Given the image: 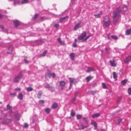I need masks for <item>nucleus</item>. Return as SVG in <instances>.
Here are the masks:
<instances>
[{
	"mask_svg": "<svg viewBox=\"0 0 131 131\" xmlns=\"http://www.w3.org/2000/svg\"><path fill=\"white\" fill-rule=\"evenodd\" d=\"M121 11V8L120 7H118L116 8V11H113L112 18L114 19L113 20V23H116L118 20V19L117 17L119 15Z\"/></svg>",
	"mask_w": 131,
	"mask_h": 131,
	"instance_id": "f257e3e1",
	"label": "nucleus"
},
{
	"mask_svg": "<svg viewBox=\"0 0 131 131\" xmlns=\"http://www.w3.org/2000/svg\"><path fill=\"white\" fill-rule=\"evenodd\" d=\"M103 22V26L106 28L109 27L111 24L110 18L107 16H106L104 17Z\"/></svg>",
	"mask_w": 131,
	"mask_h": 131,
	"instance_id": "f03ea898",
	"label": "nucleus"
},
{
	"mask_svg": "<svg viewBox=\"0 0 131 131\" xmlns=\"http://www.w3.org/2000/svg\"><path fill=\"white\" fill-rule=\"evenodd\" d=\"M86 36V33L85 31H84L80 35H79L78 37V39L79 40H82L84 41L85 38Z\"/></svg>",
	"mask_w": 131,
	"mask_h": 131,
	"instance_id": "7ed1b4c3",
	"label": "nucleus"
},
{
	"mask_svg": "<svg viewBox=\"0 0 131 131\" xmlns=\"http://www.w3.org/2000/svg\"><path fill=\"white\" fill-rule=\"evenodd\" d=\"M22 75L21 72H20L17 76L14 78L13 80V82L15 83L18 82L21 79Z\"/></svg>",
	"mask_w": 131,
	"mask_h": 131,
	"instance_id": "20e7f679",
	"label": "nucleus"
},
{
	"mask_svg": "<svg viewBox=\"0 0 131 131\" xmlns=\"http://www.w3.org/2000/svg\"><path fill=\"white\" fill-rule=\"evenodd\" d=\"M81 21H79L78 24H77L74 26L73 28V29L74 30H77L79 28H81L82 25H81Z\"/></svg>",
	"mask_w": 131,
	"mask_h": 131,
	"instance_id": "39448f33",
	"label": "nucleus"
},
{
	"mask_svg": "<svg viewBox=\"0 0 131 131\" xmlns=\"http://www.w3.org/2000/svg\"><path fill=\"white\" fill-rule=\"evenodd\" d=\"M124 62L125 63H128L131 61V56L126 57L124 59Z\"/></svg>",
	"mask_w": 131,
	"mask_h": 131,
	"instance_id": "423d86ee",
	"label": "nucleus"
},
{
	"mask_svg": "<svg viewBox=\"0 0 131 131\" xmlns=\"http://www.w3.org/2000/svg\"><path fill=\"white\" fill-rule=\"evenodd\" d=\"M13 23L15 26L16 27L20 24V22L17 20L14 21Z\"/></svg>",
	"mask_w": 131,
	"mask_h": 131,
	"instance_id": "0eeeda50",
	"label": "nucleus"
},
{
	"mask_svg": "<svg viewBox=\"0 0 131 131\" xmlns=\"http://www.w3.org/2000/svg\"><path fill=\"white\" fill-rule=\"evenodd\" d=\"M110 64L112 66L115 67L116 66V64L115 63V61L113 60L109 61Z\"/></svg>",
	"mask_w": 131,
	"mask_h": 131,
	"instance_id": "6e6552de",
	"label": "nucleus"
},
{
	"mask_svg": "<svg viewBox=\"0 0 131 131\" xmlns=\"http://www.w3.org/2000/svg\"><path fill=\"white\" fill-rule=\"evenodd\" d=\"M69 79L70 81V85L69 89H70L72 86V83L74 82V80L72 78H70Z\"/></svg>",
	"mask_w": 131,
	"mask_h": 131,
	"instance_id": "1a4fd4ad",
	"label": "nucleus"
},
{
	"mask_svg": "<svg viewBox=\"0 0 131 131\" xmlns=\"http://www.w3.org/2000/svg\"><path fill=\"white\" fill-rule=\"evenodd\" d=\"M13 49V47L12 45L10 46L8 48V53H11V52L12 51Z\"/></svg>",
	"mask_w": 131,
	"mask_h": 131,
	"instance_id": "9d476101",
	"label": "nucleus"
},
{
	"mask_svg": "<svg viewBox=\"0 0 131 131\" xmlns=\"http://www.w3.org/2000/svg\"><path fill=\"white\" fill-rule=\"evenodd\" d=\"M70 57L72 60H73L75 57V53H71L70 54Z\"/></svg>",
	"mask_w": 131,
	"mask_h": 131,
	"instance_id": "9b49d317",
	"label": "nucleus"
},
{
	"mask_svg": "<svg viewBox=\"0 0 131 131\" xmlns=\"http://www.w3.org/2000/svg\"><path fill=\"white\" fill-rule=\"evenodd\" d=\"M102 11H101L99 13L97 14H95L94 16L96 18H99L100 16L102 15Z\"/></svg>",
	"mask_w": 131,
	"mask_h": 131,
	"instance_id": "f8f14e48",
	"label": "nucleus"
},
{
	"mask_svg": "<svg viewBox=\"0 0 131 131\" xmlns=\"http://www.w3.org/2000/svg\"><path fill=\"white\" fill-rule=\"evenodd\" d=\"M105 51L106 53L109 54L111 52L110 48L109 47H106L105 48Z\"/></svg>",
	"mask_w": 131,
	"mask_h": 131,
	"instance_id": "ddd939ff",
	"label": "nucleus"
},
{
	"mask_svg": "<svg viewBox=\"0 0 131 131\" xmlns=\"http://www.w3.org/2000/svg\"><path fill=\"white\" fill-rule=\"evenodd\" d=\"M21 4H27L29 3V0H22L21 1Z\"/></svg>",
	"mask_w": 131,
	"mask_h": 131,
	"instance_id": "4468645a",
	"label": "nucleus"
},
{
	"mask_svg": "<svg viewBox=\"0 0 131 131\" xmlns=\"http://www.w3.org/2000/svg\"><path fill=\"white\" fill-rule=\"evenodd\" d=\"M58 41L60 43L61 45H63L64 44V41H62L61 40V39L59 38L58 39Z\"/></svg>",
	"mask_w": 131,
	"mask_h": 131,
	"instance_id": "2eb2a0df",
	"label": "nucleus"
},
{
	"mask_svg": "<svg viewBox=\"0 0 131 131\" xmlns=\"http://www.w3.org/2000/svg\"><path fill=\"white\" fill-rule=\"evenodd\" d=\"M100 115V113H97L93 114L92 116V117L93 118H94L95 117H97L99 116Z\"/></svg>",
	"mask_w": 131,
	"mask_h": 131,
	"instance_id": "dca6fc26",
	"label": "nucleus"
},
{
	"mask_svg": "<svg viewBox=\"0 0 131 131\" xmlns=\"http://www.w3.org/2000/svg\"><path fill=\"white\" fill-rule=\"evenodd\" d=\"M66 82L63 81H62L60 82L59 84L61 86H64L66 84Z\"/></svg>",
	"mask_w": 131,
	"mask_h": 131,
	"instance_id": "f3484780",
	"label": "nucleus"
},
{
	"mask_svg": "<svg viewBox=\"0 0 131 131\" xmlns=\"http://www.w3.org/2000/svg\"><path fill=\"white\" fill-rule=\"evenodd\" d=\"M14 4L15 5L17 4L20 5L21 2H20L18 0H15L14 1Z\"/></svg>",
	"mask_w": 131,
	"mask_h": 131,
	"instance_id": "a211bd4d",
	"label": "nucleus"
},
{
	"mask_svg": "<svg viewBox=\"0 0 131 131\" xmlns=\"http://www.w3.org/2000/svg\"><path fill=\"white\" fill-rule=\"evenodd\" d=\"M18 98L20 100H22L23 99V95L22 93H20L18 95Z\"/></svg>",
	"mask_w": 131,
	"mask_h": 131,
	"instance_id": "6ab92c4d",
	"label": "nucleus"
},
{
	"mask_svg": "<svg viewBox=\"0 0 131 131\" xmlns=\"http://www.w3.org/2000/svg\"><path fill=\"white\" fill-rule=\"evenodd\" d=\"M68 17V16H66L65 17H63L62 18H60V22L62 23L63 21L66 18H67Z\"/></svg>",
	"mask_w": 131,
	"mask_h": 131,
	"instance_id": "aec40b11",
	"label": "nucleus"
},
{
	"mask_svg": "<svg viewBox=\"0 0 131 131\" xmlns=\"http://www.w3.org/2000/svg\"><path fill=\"white\" fill-rule=\"evenodd\" d=\"M42 92L41 91H39L37 95V97L38 98L40 99L41 98V96L42 94Z\"/></svg>",
	"mask_w": 131,
	"mask_h": 131,
	"instance_id": "412c9836",
	"label": "nucleus"
},
{
	"mask_svg": "<svg viewBox=\"0 0 131 131\" xmlns=\"http://www.w3.org/2000/svg\"><path fill=\"white\" fill-rule=\"evenodd\" d=\"M92 77L91 75L87 77L86 78V79L87 82H89L92 78Z\"/></svg>",
	"mask_w": 131,
	"mask_h": 131,
	"instance_id": "4be33fe9",
	"label": "nucleus"
},
{
	"mask_svg": "<svg viewBox=\"0 0 131 131\" xmlns=\"http://www.w3.org/2000/svg\"><path fill=\"white\" fill-rule=\"evenodd\" d=\"M94 71V70L91 67H88V72H89L92 71Z\"/></svg>",
	"mask_w": 131,
	"mask_h": 131,
	"instance_id": "5701e85b",
	"label": "nucleus"
},
{
	"mask_svg": "<svg viewBox=\"0 0 131 131\" xmlns=\"http://www.w3.org/2000/svg\"><path fill=\"white\" fill-rule=\"evenodd\" d=\"M57 104L56 103H55L53 104L52 106V108H57Z\"/></svg>",
	"mask_w": 131,
	"mask_h": 131,
	"instance_id": "b1692460",
	"label": "nucleus"
},
{
	"mask_svg": "<svg viewBox=\"0 0 131 131\" xmlns=\"http://www.w3.org/2000/svg\"><path fill=\"white\" fill-rule=\"evenodd\" d=\"M131 32V29H129L127 30L125 34L126 35H128Z\"/></svg>",
	"mask_w": 131,
	"mask_h": 131,
	"instance_id": "393cba45",
	"label": "nucleus"
},
{
	"mask_svg": "<svg viewBox=\"0 0 131 131\" xmlns=\"http://www.w3.org/2000/svg\"><path fill=\"white\" fill-rule=\"evenodd\" d=\"M26 89L27 91L28 92L31 91L33 90V89L30 86L26 88Z\"/></svg>",
	"mask_w": 131,
	"mask_h": 131,
	"instance_id": "a878e982",
	"label": "nucleus"
},
{
	"mask_svg": "<svg viewBox=\"0 0 131 131\" xmlns=\"http://www.w3.org/2000/svg\"><path fill=\"white\" fill-rule=\"evenodd\" d=\"M123 8L124 11H126L127 10V6L125 5H123Z\"/></svg>",
	"mask_w": 131,
	"mask_h": 131,
	"instance_id": "bb28decb",
	"label": "nucleus"
},
{
	"mask_svg": "<svg viewBox=\"0 0 131 131\" xmlns=\"http://www.w3.org/2000/svg\"><path fill=\"white\" fill-rule=\"evenodd\" d=\"M122 97L121 96H119V97L118 99V100L117 101V103L118 104H119L120 103L121 101L122 100Z\"/></svg>",
	"mask_w": 131,
	"mask_h": 131,
	"instance_id": "cd10ccee",
	"label": "nucleus"
},
{
	"mask_svg": "<svg viewBox=\"0 0 131 131\" xmlns=\"http://www.w3.org/2000/svg\"><path fill=\"white\" fill-rule=\"evenodd\" d=\"M38 14H36L35 15L34 17H33L32 19V20H34L37 19L38 17Z\"/></svg>",
	"mask_w": 131,
	"mask_h": 131,
	"instance_id": "c85d7f7f",
	"label": "nucleus"
},
{
	"mask_svg": "<svg viewBox=\"0 0 131 131\" xmlns=\"http://www.w3.org/2000/svg\"><path fill=\"white\" fill-rule=\"evenodd\" d=\"M113 78L115 79H116L117 78V76L116 73L115 72H113Z\"/></svg>",
	"mask_w": 131,
	"mask_h": 131,
	"instance_id": "c756f323",
	"label": "nucleus"
},
{
	"mask_svg": "<svg viewBox=\"0 0 131 131\" xmlns=\"http://www.w3.org/2000/svg\"><path fill=\"white\" fill-rule=\"evenodd\" d=\"M82 117V116L80 114L78 115H77V118L78 119H80Z\"/></svg>",
	"mask_w": 131,
	"mask_h": 131,
	"instance_id": "7c9ffc66",
	"label": "nucleus"
},
{
	"mask_svg": "<svg viewBox=\"0 0 131 131\" xmlns=\"http://www.w3.org/2000/svg\"><path fill=\"white\" fill-rule=\"evenodd\" d=\"M102 84L103 88L104 89H106L107 88L106 86L105 83H102Z\"/></svg>",
	"mask_w": 131,
	"mask_h": 131,
	"instance_id": "2f4dec72",
	"label": "nucleus"
},
{
	"mask_svg": "<svg viewBox=\"0 0 131 131\" xmlns=\"http://www.w3.org/2000/svg\"><path fill=\"white\" fill-rule=\"evenodd\" d=\"M7 108L8 110H12V107L11 106H10L9 105H7Z\"/></svg>",
	"mask_w": 131,
	"mask_h": 131,
	"instance_id": "473e14b6",
	"label": "nucleus"
},
{
	"mask_svg": "<svg viewBox=\"0 0 131 131\" xmlns=\"http://www.w3.org/2000/svg\"><path fill=\"white\" fill-rule=\"evenodd\" d=\"M47 53V51L46 50H45L43 52V53L40 55L41 56L44 57L45 56V55Z\"/></svg>",
	"mask_w": 131,
	"mask_h": 131,
	"instance_id": "72a5a7b5",
	"label": "nucleus"
},
{
	"mask_svg": "<svg viewBox=\"0 0 131 131\" xmlns=\"http://www.w3.org/2000/svg\"><path fill=\"white\" fill-rule=\"evenodd\" d=\"M91 124L92 125H93L94 126H97V123L96 122L94 121H92L91 122Z\"/></svg>",
	"mask_w": 131,
	"mask_h": 131,
	"instance_id": "f704fd0d",
	"label": "nucleus"
},
{
	"mask_svg": "<svg viewBox=\"0 0 131 131\" xmlns=\"http://www.w3.org/2000/svg\"><path fill=\"white\" fill-rule=\"evenodd\" d=\"M45 111L47 113H49L50 112V109L49 108H47L45 109Z\"/></svg>",
	"mask_w": 131,
	"mask_h": 131,
	"instance_id": "c9c22d12",
	"label": "nucleus"
},
{
	"mask_svg": "<svg viewBox=\"0 0 131 131\" xmlns=\"http://www.w3.org/2000/svg\"><path fill=\"white\" fill-rule=\"evenodd\" d=\"M122 119L120 118L118 119L117 122V123L118 124H119V123H120L121 122H122Z\"/></svg>",
	"mask_w": 131,
	"mask_h": 131,
	"instance_id": "e433bc0d",
	"label": "nucleus"
},
{
	"mask_svg": "<svg viewBox=\"0 0 131 131\" xmlns=\"http://www.w3.org/2000/svg\"><path fill=\"white\" fill-rule=\"evenodd\" d=\"M128 94L129 95H131V88H129L128 90Z\"/></svg>",
	"mask_w": 131,
	"mask_h": 131,
	"instance_id": "4c0bfd02",
	"label": "nucleus"
},
{
	"mask_svg": "<svg viewBox=\"0 0 131 131\" xmlns=\"http://www.w3.org/2000/svg\"><path fill=\"white\" fill-rule=\"evenodd\" d=\"M111 37L112 38L115 40H117V36L114 35H112L111 36Z\"/></svg>",
	"mask_w": 131,
	"mask_h": 131,
	"instance_id": "58836bf2",
	"label": "nucleus"
},
{
	"mask_svg": "<svg viewBox=\"0 0 131 131\" xmlns=\"http://www.w3.org/2000/svg\"><path fill=\"white\" fill-rule=\"evenodd\" d=\"M126 80H124L122 81L121 83L123 85H124L126 83Z\"/></svg>",
	"mask_w": 131,
	"mask_h": 131,
	"instance_id": "ea45409f",
	"label": "nucleus"
},
{
	"mask_svg": "<svg viewBox=\"0 0 131 131\" xmlns=\"http://www.w3.org/2000/svg\"><path fill=\"white\" fill-rule=\"evenodd\" d=\"M83 120L86 122V123H88V121L86 118L83 117Z\"/></svg>",
	"mask_w": 131,
	"mask_h": 131,
	"instance_id": "a19ab883",
	"label": "nucleus"
},
{
	"mask_svg": "<svg viewBox=\"0 0 131 131\" xmlns=\"http://www.w3.org/2000/svg\"><path fill=\"white\" fill-rule=\"evenodd\" d=\"M75 114V112L74 111H72L71 112V116L72 117L74 116Z\"/></svg>",
	"mask_w": 131,
	"mask_h": 131,
	"instance_id": "79ce46f5",
	"label": "nucleus"
},
{
	"mask_svg": "<svg viewBox=\"0 0 131 131\" xmlns=\"http://www.w3.org/2000/svg\"><path fill=\"white\" fill-rule=\"evenodd\" d=\"M15 117H17V119L18 120L19 119V114H16L15 115Z\"/></svg>",
	"mask_w": 131,
	"mask_h": 131,
	"instance_id": "37998d69",
	"label": "nucleus"
},
{
	"mask_svg": "<svg viewBox=\"0 0 131 131\" xmlns=\"http://www.w3.org/2000/svg\"><path fill=\"white\" fill-rule=\"evenodd\" d=\"M0 27L2 29L3 31H5V30L4 29V27L3 25H1Z\"/></svg>",
	"mask_w": 131,
	"mask_h": 131,
	"instance_id": "c03bdc74",
	"label": "nucleus"
},
{
	"mask_svg": "<svg viewBox=\"0 0 131 131\" xmlns=\"http://www.w3.org/2000/svg\"><path fill=\"white\" fill-rule=\"evenodd\" d=\"M81 129H83L87 127V126H83L82 124L81 125Z\"/></svg>",
	"mask_w": 131,
	"mask_h": 131,
	"instance_id": "a18cd8bd",
	"label": "nucleus"
},
{
	"mask_svg": "<svg viewBox=\"0 0 131 131\" xmlns=\"http://www.w3.org/2000/svg\"><path fill=\"white\" fill-rule=\"evenodd\" d=\"M50 86L49 84H47L45 86V87L46 88L49 89L50 88Z\"/></svg>",
	"mask_w": 131,
	"mask_h": 131,
	"instance_id": "49530a36",
	"label": "nucleus"
},
{
	"mask_svg": "<svg viewBox=\"0 0 131 131\" xmlns=\"http://www.w3.org/2000/svg\"><path fill=\"white\" fill-rule=\"evenodd\" d=\"M44 102V101L43 100H40L39 101V103L41 104H43Z\"/></svg>",
	"mask_w": 131,
	"mask_h": 131,
	"instance_id": "de8ad7c7",
	"label": "nucleus"
},
{
	"mask_svg": "<svg viewBox=\"0 0 131 131\" xmlns=\"http://www.w3.org/2000/svg\"><path fill=\"white\" fill-rule=\"evenodd\" d=\"M51 75L53 78L55 77V74L54 73H51Z\"/></svg>",
	"mask_w": 131,
	"mask_h": 131,
	"instance_id": "09e8293b",
	"label": "nucleus"
},
{
	"mask_svg": "<svg viewBox=\"0 0 131 131\" xmlns=\"http://www.w3.org/2000/svg\"><path fill=\"white\" fill-rule=\"evenodd\" d=\"M54 27L57 28L59 27V25L58 24H56L54 25Z\"/></svg>",
	"mask_w": 131,
	"mask_h": 131,
	"instance_id": "8fccbe9b",
	"label": "nucleus"
},
{
	"mask_svg": "<svg viewBox=\"0 0 131 131\" xmlns=\"http://www.w3.org/2000/svg\"><path fill=\"white\" fill-rule=\"evenodd\" d=\"M90 36L89 35V36H88L86 37L85 38L84 40H85V41L86 40L89 38V37H90Z\"/></svg>",
	"mask_w": 131,
	"mask_h": 131,
	"instance_id": "3c124183",
	"label": "nucleus"
},
{
	"mask_svg": "<svg viewBox=\"0 0 131 131\" xmlns=\"http://www.w3.org/2000/svg\"><path fill=\"white\" fill-rule=\"evenodd\" d=\"M28 127V125L27 124L25 123L24 125V127L25 128H27Z\"/></svg>",
	"mask_w": 131,
	"mask_h": 131,
	"instance_id": "603ef678",
	"label": "nucleus"
},
{
	"mask_svg": "<svg viewBox=\"0 0 131 131\" xmlns=\"http://www.w3.org/2000/svg\"><path fill=\"white\" fill-rule=\"evenodd\" d=\"M76 100V97H74V98H73L72 100H71V101L72 102H73L74 101Z\"/></svg>",
	"mask_w": 131,
	"mask_h": 131,
	"instance_id": "864d4df0",
	"label": "nucleus"
},
{
	"mask_svg": "<svg viewBox=\"0 0 131 131\" xmlns=\"http://www.w3.org/2000/svg\"><path fill=\"white\" fill-rule=\"evenodd\" d=\"M73 47H77V44H76V43H74L73 44Z\"/></svg>",
	"mask_w": 131,
	"mask_h": 131,
	"instance_id": "5fc2aeb1",
	"label": "nucleus"
},
{
	"mask_svg": "<svg viewBox=\"0 0 131 131\" xmlns=\"http://www.w3.org/2000/svg\"><path fill=\"white\" fill-rule=\"evenodd\" d=\"M15 90L17 91H20V88H16L15 89Z\"/></svg>",
	"mask_w": 131,
	"mask_h": 131,
	"instance_id": "6e6d98bb",
	"label": "nucleus"
},
{
	"mask_svg": "<svg viewBox=\"0 0 131 131\" xmlns=\"http://www.w3.org/2000/svg\"><path fill=\"white\" fill-rule=\"evenodd\" d=\"M24 61L26 63H28V61L26 59H24Z\"/></svg>",
	"mask_w": 131,
	"mask_h": 131,
	"instance_id": "4d7b16f0",
	"label": "nucleus"
},
{
	"mask_svg": "<svg viewBox=\"0 0 131 131\" xmlns=\"http://www.w3.org/2000/svg\"><path fill=\"white\" fill-rule=\"evenodd\" d=\"M3 15L1 14H0V19H1L3 17Z\"/></svg>",
	"mask_w": 131,
	"mask_h": 131,
	"instance_id": "13d9d810",
	"label": "nucleus"
},
{
	"mask_svg": "<svg viewBox=\"0 0 131 131\" xmlns=\"http://www.w3.org/2000/svg\"><path fill=\"white\" fill-rule=\"evenodd\" d=\"M97 126H94V129L95 130V129H97Z\"/></svg>",
	"mask_w": 131,
	"mask_h": 131,
	"instance_id": "bf43d9fd",
	"label": "nucleus"
},
{
	"mask_svg": "<svg viewBox=\"0 0 131 131\" xmlns=\"http://www.w3.org/2000/svg\"><path fill=\"white\" fill-rule=\"evenodd\" d=\"M101 131H105L104 129H101Z\"/></svg>",
	"mask_w": 131,
	"mask_h": 131,
	"instance_id": "052dcab7",
	"label": "nucleus"
},
{
	"mask_svg": "<svg viewBox=\"0 0 131 131\" xmlns=\"http://www.w3.org/2000/svg\"><path fill=\"white\" fill-rule=\"evenodd\" d=\"M12 110H10V111H9V113H12Z\"/></svg>",
	"mask_w": 131,
	"mask_h": 131,
	"instance_id": "680f3d73",
	"label": "nucleus"
},
{
	"mask_svg": "<svg viewBox=\"0 0 131 131\" xmlns=\"http://www.w3.org/2000/svg\"><path fill=\"white\" fill-rule=\"evenodd\" d=\"M78 94V92H76L75 94V95L76 96H77Z\"/></svg>",
	"mask_w": 131,
	"mask_h": 131,
	"instance_id": "e2e57ef3",
	"label": "nucleus"
},
{
	"mask_svg": "<svg viewBox=\"0 0 131 131\" xmlns=\"http://www.w3.org/2000/svg\"><path fill=\"white\" fill-rule=\"evenodd\" d=\"M107 38H108V40H110V38L109 36H108V37H107Z\"/></svg>",
	"mask_w": 131,
	"mask_h": 131,
	"instance_id": "0e129e2a",
	"label": "nucleus"
},
{
	"mask_svg": "<svg viewBox=\"0 0 131 131\" xmlns=\"http://www.w3.org/2000/svg\"><path fill=\"white\" fill-rule=\"evenodd\" d=\"M77 41V39H75V43H76Z\"/></svg>",
	"mask_w": 131,
	"mask_h": 131,
	"instance_id": "69168bd1",
	"label": "nucleus"
},
{
	"mask_svg": "<svg viewBox=\"0 0 131 131\" xmlns=\"http://www.w3.org/2000/svg\"><path fill=\"white\" fill-rule=\"evenodd\" d=\"M43 18H44V17H41V19L42 20H43Z\"/></svg>",
	"mask_w": 131,
	"mask_h": 131,
	"instance_id": "338daca9",
	"label": "nucleus"
},
{
	"mask_svg": "<svg viewBox=\"0 0 131 131\" xmlns=\"http://www.w3.org/2000/svg\"><path fill=\"white\" fill-rule=\"evenodd\" d=\"M77 82V81H74V84H76Z\"/></svg>",
	"mask_w": 131,
	"mask_h": 131,
	"instance_id": "774afa93",
	"label": "nucleus"
}]
</instances>
